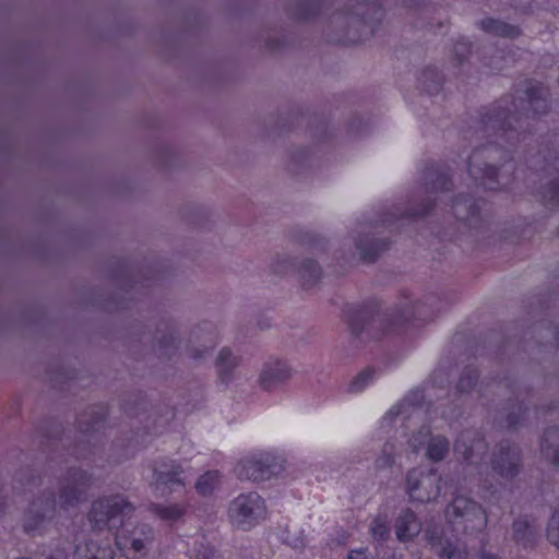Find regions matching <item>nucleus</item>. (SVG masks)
Here are the masks:
<instances>
[{
    "label": "nucleus",
    "instance_id": "1",
    "mask_svg": "<svg viewBox=\"0 0 559 559\" xmlns=\"http://www.w3.org/2000/svg\"><path fill=\"white\" fill-rule=\"evenodd\" d=\"M135 506L121 493L105 495L95 499L90 507L87 521L94 534H109L112 539L130 521Z\"/></svg>",
    "mask_w": 559,
    "mask_h": 559
},
{
    "label": "nucleus",
    "instance_id": "2",
    "mask_svg": "<svg viewBox=\"0 0 559 559\" xmlns=\"http://www.w3.org/2000/svg\"><path fill=\"white\" fill-rule=\"evenodd\" d=\"M445 519L456 533L474 535L483 532L488 523V515L480 503L460 495L445 508Z\"/></svg>",
    "mask_w": 559,
    "mask_h": 559
},
{
    "label": "nucleus",
    "instance_id": "3",
    "mask_svg": "<svg viewBox=\"0 0 559 559\" xmlns=\"http://www.w3.org/2000/svg\"><path fill=\"white\" fill-rule=\"evenodd\" d=\"M265 500L255 491L240 493L228 506L227 515L231 525L249 531L266 519Z\"/></svg>",
    "mask_w": 559,
    "mask_h": 559
},
{
    "label": "nucleus",
    "instance_id": "4",
    "mask_svg": "<svg viewBox=\"0 0 559 559\" xmlns=\"http://www.w3.org/2000/svg\"><path fill=\"white\" fill-rule=\"evenodd\" d=\"M284 471L283 460L271 452H255L241 457L234 472L238 479L261 483Z\"/></svg>",
    "mask_w": 559,
    "mask_h": 559
},
{
    "label": "nucleus",
    "instance_id": "5",
    "mask_svg": "<svg viewBox=\"0 0 559 559\" xmlns=\"http://www.w3.org/2000/svg\"><path fill=\"white\" fill-rule=\"evenodd\" d=\"M152 472L150 487L160 496L169 495L176 486H186L185 467L176 460L159 459L148 466Z\"/></svg>",
    "mask_w": 559,
    "mask_h": 559
},
{
    "label": "nucleus",
    "instance_id": "6",
    "mask_svg": "<svg viewBox=\"0 0 559 559\" xmlns=\"http://www.w3.org/2000/svg\"><path fill=\"white\" fill-rule=\"evenodd\" d=\"M490 467L502 481L510 483L516 478L523 467V455L519 445L509 442L499 443L491 453Z\"/></svg>",
    "mask_w": 559,
    "mask_h": 559
},
{
    "label": "nucleus",
    "instance_id": "7",
    "mask_svg": "<svg viewBox=\"0 0 559 559\" xmlns=\"http://www.w3.org/2000/svg\"><path fill=\"white\" fill-rule=\"evenodd\" d=\"M91 485L92 476L87 472L69 471L59 481L58 503L60 508L68 510L86 501Z\"/></svg>",
    "mask_w": 559,
    "mask_h": 559
},
{
    "label": "nucleus",
    "instance_id": "8",
    "mask_svg": "<svg viewBox=\"0 0 559 559\" xmlns=\"http://www.w3.org/2000/svg\"><path fill=\"white\" fill-rule=\"evenodd\" d=\"M441 476L435 468H413L406 476V488L412 500L429 502L441 492Z\"/></svg>",
    "mask_w": 559,
    "mask_h": 559
},
{
    "label": "nucleus",
    "instance_id": "9",
    "mask_svg": "<svg viewBox=\"0 0 559 559\" xmlns=\"http://www.w3.org/2000/svg\"><path fill=\"white\" fill-rule=\"evenodd\" d=\"M153 528L147 524L132 525L130 521L117 533L114 538L118 549L126 556L135 558L143 552L153 540Z\"/></svg>",
    "mask_w": 559,
    "mask_h": 559
},
{
    "label": "nucleus",
    "instance_id": "10",
    "mask_svg": "<svg viewBox=\"0 0 559 559\" xmlns=\"http://www.w3.org/2000/svg\"><path fill=\"white\" fill-rule=\"evenodd\" d=\"M56 503L52 492H43L34 498L23 518L24 532L29 535L40 533L45 523L55 515Z\"/></svg>",
    "mask_w": 559,
    "mask_h": 559
},
{
    "label": "nucleus",
    "instance_id": "11",
    "mask_svg": "<svg viewBox=\"0 0 559 559\" xmlns=\"http://www.w3.org/2000/svg\"><path fill=\"white\" fill-rule=\"evenodd\" d=\"M431 313L427 310L426 306L411 297L405 296L394 306L386 318L388 330L394 331L403 323L413 320H430Z\"/></svg>",
    "mask_w": 559,
    "mask_h": 559
},
{
    "label": "nucleus",
    "instance_id": "12",
    "mask_svg": "<svg viewBox=\"0 0 559 559\" xmlns=\"http://www.w3.org/2000/svg\"><path fill=\"white\" fill-rule=\"evenodd\" d=\"M424 537L440 559H465L466 552L444 536L443 527L429 523L424 530Z\"/></svg>",
    "mask_w": 559,
    "mask_h": 559
},
{
    "label": "nucleus",
    "instance_id": "13",
    "mask_svg": "<svg viewBox=\"0 0 559 559\" xmlns=\"http://www.w3.org/2000/svg\"><path fill=\"white\" fill-rule=\"evenodd\" d=\"M94 534L75 546L74 559H115L116 550L109 536Z\"/></svg>",
    "mask_w": 559,
    "mask_h": 559
},
{
    "label": "nucleus",
    "instance_id": "14",
    "mask_svg": "<svg viewBox=\"0 0 559 559\" xmlns=\"http://www.w3.org/2000/svg\"><path fill=\"white\" fill-rule=\"evenodd\" d=\"M294 376L288 362L280 359L266 361L259 374V386L264 391H275L287 383Z\"/></svg>",
    "mask_w": 559,
    "mask_h": 559
},
{
    "label": "nucleus",
    "instance_id": "15",
    "mask_svg": "<svg viewBox=\"0 0 559 559\" xmlns=\"http://www.w3.org/2000/svg\"><path fill=\"white\" fill-rule=\"evenodd\" d=\"M216 343L214 326L206 323L200 324L190 334L188 356L195 361H202L210 356Z\"/></svg>",
    "mask_w": 559,
    "mask_h": 559
},
{
    "label": "nucleus",
    "instance_id": "16",
    "mask_svg": "<svg viewBox=\"0 0 559 559\" xmlns=\"http://www.w3.org/2000/svg\"><path fill=\"white\" fill-rule=\"evenodd\" d=\"M486 444L476 431L465 430L454 443V451L468 464H477L486 452Z\"/></svg>",
    "mask_w": 559,
    "mask_h": 559
},
{
    "label": "nucleus",
    "instance_id": "17",
    "mask_svg": "<svg viewBox=\"0 0 559 559\" xmlns=\"http://www.w3.org/2000/svg\"><path fill=\"white\" fill-rule=\"evenodd\" d=\"M355 246L365 261H373L381 252L388 249L385 237H378L377 227H361L355 239Z\"/></svg>",
    "mask_w": 559,
    "mask_h": 559
},
{
    "label": "nucleus",
    "instance_id": "18",
    "mask_svg": "<svg viewBox=\"0 0 559 559\" xmlns=\"http://www.w3.org/2000/svg\"><path fill=\"white\" fill-rule=\"evenodd\" d=\"M468 173L476 180H481L483 185L489 189L495 190L506 182L500 181V177L503 178V174H499L498 168L495 165H489L483 162L479 153H474L468 159Z\"/></svg>",
    "mask_w": 559,
    "mask_h": 559
},
{
    "label": "nucleus",
    "instance_id": "19",
    "mask_svg": "<svg viewBox=\"0 0 559 559\" xmlns=\"http://www.w3.org/2000/svg\"><path fill=\"white\" fill-rule=\"evenodd\" d=\"M539 454L544 462L554 468L559 467V427L551 426L544 430L539 441Z\"/></svg>",
    "mask_w": 559,
    "mask_h": 559
},
{
    "label": "nucleus",
    "instance_id": "20",
    "mask_svg": "<svg viewBox=\"0 0 559 559\" xmlns=\"http://www.w3.org/2000/svg\"><path fill=\"white\" fill-rule=\"evenodd\" d=\"M397 540L407 543L413 540L421 531V523L414 511L404 509L401 511L394 523Z\"/></svg>",
    "mask_w": 559,
    "mask_h": 559
},
{
    "label": "nucleus",
    "instance_id": "21",
    "mask_svg": "<svg viewBox=\"0 0 559 559\" xmlns=\"http://www.w3.org/2000/svg\"><path fill=\"white\" fill-rule=\"evenodd\" d=\"M240 365V357L230 348L223 347L215 358V369L218 381L229 384L235 378V371Z\"/></svg>",
    "mask_w": 559,
    "mask_h": 559
},
{
    "label": "nucleus",
    "instance_id": "22",
    "mask_svg": "<svg viewBox=\"0 0 559 559\" xmlns=\"http://www.w3.org/2000/svg\"><path fill=\"white\" fill-rule=\"evenodd\" d=\"M452 211L457 219L467 222L473 227L478 226L480 206L477 201L461 195L454 201Z\"/></svg>",
    "mask_w": 559,
    "mask_h": 559
},
{
    "label": "nucleus",
    "instance_id": "23",
    "mask_svg": "<svg viewBox=\"0 0 559 559\" xmlns=\"http://www.w3.org/2000/svg\"><path fill=\"white\" fill-rule=\"evenodd\" d=\"M537 534L538 527L534 521L526 516L514 520L512 524V537L516 543L527 546L536 539Z\"/></svg>",
    "mask_w": 559,
    "mask_h": 559
},
{
    "label": "nucleus",
    "instance_id": "24",
    "mask_svg": "<svg viewBox=\"0 0 559 559\" xmlns=\"http://www.w3.org/2000/svg\"><path fill=\"white\" fill-rule=\"evenodd\" d=\"M297 274L301 281L302 286L306 288H311L321 281L323 271L317 261L312 259H304L298 263Z\"/></svg>",
    "mask_w": 559,
    "mask_h": 559
},
{
    "label": "nucleus",
    "instance_id": "25",
    "mask_svg": "<svg viewBox=\"0 0 559 559\" xmlns=\"http://www.w3.org/2000/svg\"><path fill=\"white\" fill-rule=\"evenodd\" d=\"M369 535L373 543L383 545L391 536L390 518L384 512L376 514L369 523Z\"/></svg>",
    "mask_w": 559,
    "mask_h": 559
},
{
    "label": "nucleus",
    "instance_id": "26",
    "mask_svg": "<svg viewBox=\"0 0 559 559\" xmlns=\"http://www.w3.org/2000/svg\"><path fill=\"white\" fill-rule=\"evenodd\" d=\"M223 475L217 469L206 471L200 475L194 484L195 491L202 497H210L219 489Z\"/></svg>",
    "mask_w": 559,
    "mask_h": 559
},
{
    "label": "nucleus",
    "instance_id": "27",
    "mask_svg": "<svg viewBox=\"0 0 559 559\" xmlns=\"http://www.w3.org/2000/svg\"><path fill=\"white\" fill-rule=\"evenodd\" d=\"M450 452V441L441 435L430 436L427 448L426 457L432 462L443 461Z\"/></svg>",
    "mask_w": 559,
    "mask_h": 559
},
{
    "label": "nucleus",
    "instance_id": "28",
    "mask_svg": "<svg viewBox=\"0 0 559 559\" xmlns=\"http://www.w3.org/2000/svg\"><path fill=\"white\" fill-rule=\"evenodd\" d=\"M148 511L156 518L169 523L178 521L185 514V508L178 503H152L148 507Z\"/></svg>",
    "mask_w": 559,
    "mask_h": 559
},
{
    "label": "nucleus",
    "instance_id": "29",
    "mask_svg": "<svg viewBox=\"0 0 559 559\" xmlns=\"http://www.w3.org/2000/svg\"><path fill=\"white\" fill-rule=\"evenodd\" d=\"M515 93L521 102H534L540 99L546 90L538 82L525 81L518 86Z\"/></svg>",
    "mask_w": 559,
    "mask_h": 559
},
{
    "label": "nucleus",
    "instance_id": "30",
    "mask_svg": "<svg viewBox=\"0 0 559 559\" xmlns=\"http://www.w3.org/2000/svg\"><path fill=\"white\" fill-rule=\"evenodd\" d=\"M480 27L488 33L503 37H513L519 33L516 27L489 17L480 21Z\"/></svg>",
    "mask_w": 559,
    "mask_h": 559
},
{
    "label": "nucleus",
    "instance_id": "31",
    "mask_svg": "<svg viewBox=\"0 0 559 559\" xmlns=\"http://www.w3.org/2000/svg\"><path fill=\"white\" fill-rule=\"evenodd\" d=\"M272 270L280 275L298 273L296 259L289 253H277L272 261Z\"/></svg>",
    "mask_w": 559,
    "mask_h": 559
},
{
    "label": "nucleus",
    "instance_id": "32",
    "mask_svg": "<svg viewBox=\"0 0 559 559\" xmlns=\"http://www.w3.org/2000/svg\"><path fill=\"white\" fill-rule=\"evenodd\" d=\"M106 417V412L102 406H93L84 412L79 417V425L82 430L88 431L94 429V426L103 421Z\"/></svg>",
    "mask_w": 559,
    "mask_h": 559
},
{
    "label": "nucleus",
    "instance_id": "33",
    "mask_svg": "<svg viewBox=\"0 0 559 559\" xmlns=\"http://www.w3.org/2000/svg\"><path fill=\"white\" fill-rule=\"evenodd\" d=\"M527 417V407L522 403H516L511 406L506 415L507 427L511 430L519 429Z\"/></svg>",
    "mask_w": 559,
    "mask_h": 559
},
{
    "label": "nucleus",
    "instance_id": "34",
    "mask_svg": "<svg viewBox=\"0 0 559 559\" xmlns=\"http://www.w3.org/2000/svg\"><path fill=\"white\" fill-rule=\"evenodd\" d=\"M178 335L175 331L160 332L156 337V349L159 355H169L177 347Z\"/></svg>",
    "mask_w": 559,
    "mask_h": 559
},
{
    "label": "nucleus",
    "instance_id": "35",
    "mask_svg": "<svg viewBox=\"0 0 559 559\" xmlns=\"http://www.w3.org/2000/svg\"><path fill=\"white\" fill-rule=\"evenodd\" d=\"M478 371L476 369H465L457 381L456 390L460 394H468L478 382Z\"/></svg>",
    "mask_w": 559,
    "mask_h": 559
},
{
    "label": "nucleus",
    "instance_id": "36",
    "mask_svg": "<svg viewBox=\"0 0 559 559\" xmlns=\"http://www.w3.org/2000/svg\"><path fill=\"white\" fill-rule=\"evenodd\" d=\"M396 448L394 443L386 442L379 456L376 460V467L378 469H385L392 467L395 461Z\"/></svg>",
    "mask_w": 559,
    "mask_h": 559
},
{
    "label": "nucleus",
    "instance_id": "37",
    "mask_svg": "<svg viewBox=\"0 0 559 559\" xmlns=\"http://www.w3.org/2000/svg\"><path fill=\"white\" fill-rule=\"evenodd\" d=\"M282 540L294 549H301L306 546V536L298 527L284 531L282 533Z\"/></svg>",
    "mask_w": 559,
    "mask_h": 559
},
{
    "label": "nucleus",
    "instance_id": "38",
    "mask_svg": "<svg viewBox=\"0 0 559 559\" xmlns=\"http://www.w3.org/2000/svg\"><path fill=\"white\" fill-rule=\"evenodd\" d=\"M373 370L367 368L356 374L348 384V392L358 393L361 392L369 383L373 380Z\"/></svg>",
    "mask_w": 559,
    "mask_h": 559
},
{
    "label": "nucleus",
    "instance_id": "39",
    "mask_svg": "<svg viewBox=\"0 0 559 559\" xmlns=\"http://www.w3.org/2000/svg\"><path fill=\"white\" fill-rule=\"evenodd\" d=\"M431 436V431L428 427H421L416 433L409 439V445L415 452L419 451L423 447L427 448V442Z\"/></svg>",
    "mask_w": 559,
    "mask_h": 559
},
{
    "label": "nucleus",
    "instance_id": "40",
    "mask_svg": "<svg viewBox=\"0 0 559 559\" xmlns=\"http://www.w3.org/2000/svg\"><path fill=\"white\" fill-rule=\"evenodd\" d=\"M546 535L549 543L559 548V510L549 519Z\"/></svg>",
    "mask_w": 559,
    "mask_h": 559
},
{
    "label": "nucleus",
    "instance_id": "41",
    "mask_svg": "<svg viewBox=\"0 0 559 559\" xmlns=\"http://www.w3.org/2000/svg\"><path fill=\"white\" fill-rule=\"evenodd\" d=\"M426 180L432 182V189L436 190H448L450 180L444 174H437L435 169H428L425 175Z\"/></svg>",
    "mask_w": 559,
    "mask_h": 559
},
{
    "label": "nucleus",
    "instance_id": "42",
    "mask_svg": "<svg viewBox=\"0 0 559 559\" xmlns=\"http://www.w3.org/2000/svg\"><path fill=\"white\" fill-rule=\"evenodd\" d=\"M421 82L428 93H437L441 84V79L432 71H428L424 73Z\"/></svg>",
    "mask_w": 559,
    "mask_h": 559
},
{
    "label": "nucleus",
    "instance_id": "43",
    "mask_svg": "<svg viewBox=\"0 0 559 559\" xmlns=\"http://www.w3.org/2000/svg\"><path fill=\"white\" fill-rule=\"evenodd\" d=\"M413 406L414 403L411 401V396L405 397L403 401L394 405L386 414L388 418H394L396 416L408 413V408Z\"/></svg>",
    "mask_w": 559,
    "mask_h": 559
},
{
    "label": "nucleus",
    "instance_id": "44",
    "mask_svg": "<svg viewBox=\"0 0 559 559\" xmlns=\"http://www.w3.org/2000/svg\"><path fill=\"white\" fill-rule=\"evenodd\" d=\"M194 559H218V555L213 547L201 545L195 551Z\"/></svg>",
    "mask_w": 559,
    "mask_h": 559
},
{
    "label": "nucleus",
    "instance_id": "45",
    "mask_svg": "<svg viewBox=\"0 0 559 559\" xmlns=\"http://www.w3.org/2000/svg\"><path fill=\"white\" fill-rule=\"evenodd\" d=\"M367 548L350 550L346 559H368Z\"/></svg>",
    "mask_w": 559,
    "mask_h": 559
},
{
    "label": "nucleus",
    "instance_id": "46",
    "mask_svg": "<svg viewBox=\"0 0 559 559\" xmlns=\"http://www.w3.org/2000/svg\"><path fill=\"white\" fill-rule=\"evenodd\" d=\"M47 559H67V551L63 549H57Z\"/></svg>",
    "mask_w": 559,
    "mask_h": 559
},
{
    "label": "nucleus",
    "instance_id": "47",
    "mask_svg": "<svg viewBox=\"0 0 559 559\" xmlns=\"http://www.w3.org/2000/svg\"><path fill=\"white\" fill-rule=\"evenodd\" d=\"M346 23L350 27H356L358 24H360V21L357 17L352 16L346 20Z\"/></svg>",
    "mask_w": 559,
    "mask_h": 559
},
{
    "label": "nucleus",
    "instance_id": "48",
    "mask_svg": "<svg viewBox=\"0 0 559 559\" xmlns=\"http://www.w3.org/2000/svg\"><path fill=\"white\" fill-rule=\"evenodd\" d=\"M503 167H507L508 169L506 170L507 173V179L510 177V175L512 174L513 169H514V166H513V163L512 160H509V163L507 165H503Z\"/></svg>",
    "mask_w": 559,
    "mask_h": 559
},
{
    "label": "nucleus",
    "instance_id": "49",
    "mask_svg": "<svg viewBox=\"0 0 559 559\" xmlns=\"http://www.w3.org/2000/svg\"><path fill=\"white\" fill-rule=\"evenodd\" d=\"M5 508V499L4 497L0 496V516L3 514Z\"/></svg>",
    "mask_w": 559,
    "mask_h": 559
},
{
    "label": "nucleus",
    "instance_id": "50",
    "mask_svg": "<svg viewBox=\"0 0 559 559\" xmlns=\"http://www.w3.org/2000/svg\"><path fill=\"white\" fill-rule=\"evenodd\" d=\"M442 416L445 418L452 419V418H454L455 415L453 414V412H451V413L443 412Z\"/></svg>",
    "mask_w": 559,
    "mask_h": 559
},
{
    "label": "nucleus",
    "instance_id": "51",
    "mask_svg": "<svg viewBox=\"0 0 559 559\" xmlns=\"http://www.w3.org/2000/svg\"><path fill=\"white\" fill-rule=\"evenodd\" d=\"M550 201L559 203V190L550 198Z\"/></svg>",
    "mask_w": 559,
    "mask_h": 559
},
{
    "label": "nucleus",
    "instance_id": "52",
    "mask_svg": "<svg viewBox=\"0 0 559 559\" xmlns=\"http://www.w3.org/2000/svg\"><path fill=\"white\" fill-rule=\"evenodd\" d=\"M456 50H457V51H465V50H467V48L465 47V45H464V44H460V45L456 47Z\"/></svg>",
    "mask_w": 559,
    "mask_h": 559
},
{
    "label": "nucleus",
    "instance_id": "53",
    "mask_svg": "<svg viewBox=\"0 0 559 559\" xmlns=\"http://www.w3.org/2000/svg\"><path fill=\"white\" fill-rule=\"evenodd\" d=\"M428 212H429V209H424L419 214L425 215V214H426V213H428ZM416 214H417V213H415L414 215H416Z\"/></svg>",
    "mask_w": 559,
    "mask_h": 559
},
{
    "label": "nucleus",
    "instance_id": "54",
    "mask_svg": "<svg viewBox=\"0 0 559 559\" xmlns=\"http://www.w3.org/2000/svg\"><path fill=\"white\" fill-rule=\"evenodd\" d=\"M507 123H508V127H509V128H513V126H512V121H511V120H508V122H507Z\"/></svg>",
    "mask_w": 559,
    "mask_h": 559
}]
</instances>
